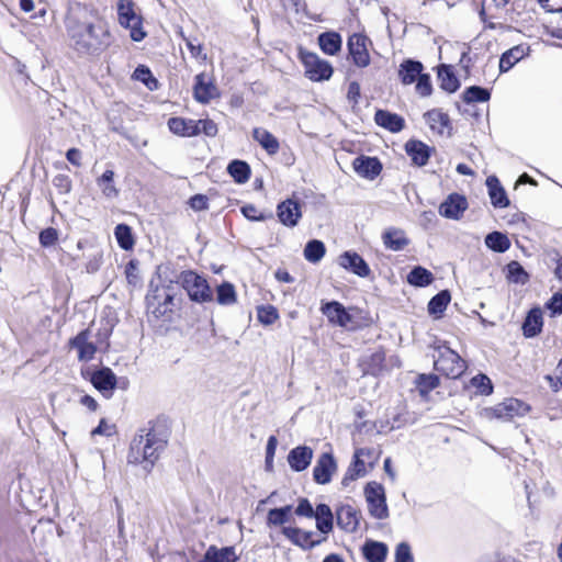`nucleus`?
<instances>
[{"mask_svg":"<svg viewBox=\"0 0 562 562\" xmlns=\"http://www.w3.org/2000/svg\"><path fill=\"white\" fill-rule=\"evenodd\" d=\"M321 48L329 55H334L341 47V37H318Z\"/></svg>","mask_w":562,"mask_h":562,"instance_id":"nucleus-52","label":"nucleus"},{"mask_svg":"<svg viewBox=\"0 0 562 562\" xmlns=\"http://www.w3.org/2000/svg\"><path fill=\"white\" fill-rule=\"evenodd\" d=\"M480 19L484 23V30H491L499 33L508 32V26L496 19H486L485 11H480Z\"/></svg>","mask_w":562,"mask_h":562,"instance_id":"nucleus-53","label":"nucleus"},{"mask_svg":"<svg viewBox=\"0 0 562 562\" xmlns=\"http://www.w3.org/2000/svg\"><path fill=\"white\" fill-rule=\"evenodd\" d=\"M325 245L317 239L308 241L304 248V257L307 261L316 263L325 256Z\"/></svg>","mask_w":562,"mask_h":562,"instance_id":"nucleus-40","label":"nucleus"},{"mask_svg":"<svg viewBox=\"0 0 562 562\" xmlns=\"http://www.w3.org/2000/svg\"><path fill=\"white\" fill-rule=\"evenodd\" d=\"M299 58L304 67V75L312 81L329 80L333 76L331 65L316 54L300 48Z\"/></svg>","mask_w":562,"mask_h":562,"instance_id":"nucleus-3","label":"nucleus"},{"mask_svg":"<svg viewBox=\"0 0 562 562\" xmlns=\"http://www.w3.org/2000/svg\"><path fill=\"white\" fill-rule=\"evenodd\" d=\"M216 301L221 305H232L236 302V292L233 284L224 282L217 286Z\"/></svg>","mask_w":562,"mask_h":562,"instance_id":"nucleus-46","label":"nucleus"},{"mask_svg":"<svg viewBox=\"0 0 562 562\" xmlns=\"http://www.w3.org/2000/svg\"><path fill=\"white\" fill-rule=\"evenodd\" d=\"M58 239V233L55 228L48 227L40 233V243L44 247L53 246Z\"/></svg>","mask_w":562,"mask_h":562,"instance_id":"nucleus-58","label":"nucleus"},{"mask_svg":"<svg viewBox=\"0 0 562 562\" xmlns=\"http://www.w3.org/2000/svg\"><path fill=\"white\" fill-rule=\"evenodd\" d=\"M290 512L291 506L270 509L268 513V524L273 526L283 525L288 520Z\"/></svg>","mask_w":562,"mask_h":562,"instance_id":"nucleus-48","label":"nucleus"},{"mask_svg":"<svg viewBox=\"0 0 562 562\" xmlns=\"http://www.w3.org/2000/svg\"><path fill=\"white\" fill-rule=\"evenodd\" d=\"M228 173L238 183H245L250 176V168L248 164L241 160H234L227 167Z\"/></svg>","mask_w":562,"mask_h":562,"instance_id":"nucleus-39","label":"nucleus"},{"mask_svg":"<svg viewBox=\"0 0 562 562\" xmlns=\"http://www.w3.org/2000/svg\"><path fill=\"white\" fill-rule=\"evenodd\" d=\"M348 47L353 63L359 67H366L370 63V56L367 48L369 37H348Z\"/></svg>","mask_w":562,"mask_h":562,"instance_id":"nucleus-19","label":"nucleus"},{"mask_svg":"<svg viewBox=\"0 0 562 562\" xmlns=\"http://www.w3.org/2000/svg\"><path fill=\"white\" fill-rule=\"evenodd\" d=\"M361 513L350 504H341L336 508V520L346 532H355L360 522Z\"/></svg>","mask_w":562,"mask_h":562,"instance_id":"nucleus-10","label":"nucleus"},{"mask_svg":"<svg viewBox=\"0 0 562 562\" xmlns=\"http://www.w3.org/2000/svg\"><path fill=\"white\" fill-rule=\"evenodd\" d=\"M315 519H316V528L327 535L329 533L331 530H333V520H334V515H333V512L330 509V507L326 504H319L315 512H314V516Z\"/></svg>","mask_w":562,"mask_h":562,"instance_id":"nucleus-30","label":"nucleus"},{"mask_svg":"<svg viewBox=\"0 0 562 562\" xmlns=\"http://www.w3.org/2000/svg\"><path fill=\"white\" fill-rule=\"evenodd\" d=\"M528 48L517 45L505 52L499 59L501 72L508 71L516 63H518L526 54Z\"/></svg>","mask_w":562,"mask_h":562,"instance_id":"nucleus-33","label":"nucleus"},{"mask_svg":"<svg viewBox=\"0 0 562 562\" xmlns=\"http://www.w3.org/2000/svg\"><path fill=\"white\" fill-rule=\"evenodd\" d=\"M374 121L379 126L392 133L401 132L405 126V121L402 116L385 110H378L374 115Z\"/></svg>","mask_w":562,"mask_h":562,"instance_id":"nucleus-23","label":"nucleus"},{"mask_svg":"<svg viewBox=\"0 0 562 562\" xmlns=\"http://www.w3.org/2000/svg\"><path fill=\"white\" fill-rule=\"evenodd\" d=\"M542 324L541 311L538 308L531 310L522 324L524 335L526 337L537 336L541 331Z\"/></svg>","mask_w":562,"mask_h":562,"instance_id":"nucleus-34","label":"nucleus"},{"mask_svg":"<svg viewBox=\"0 0 562 562\" xmlns=\"http://www.w3.org/2000/svg\"><path fill=\"white\" fill-rule=\"evenodd\" d=\"M283 535L291 540L295 546L301 547L304 550L312 549L318 546L324 539L315 540L313 538V531H305L300 528L284 527L282 530Z\"/></svg>","mask_w":562,"mask_h":562,"instance_id":"nucleus-18","label":"nucleus"},{"mask_svg":"<svg viewBox=\"0 0 562 562\" xmlns=\"http://www.w3.org/2000/svg\"><path fill=\"white\" fill-rule=\"evenodd\" d=\"M387 547L383 542L367 541L363 546V555L369 562H384Z\"/></svg>","mask_w":562,"mask_h":562,"instance_id":"nucleus-35","label":"nucleus"},{"mask_svg":"<svg viewBox=\"0 0 562 562\" xmlns=\"http://www.w3.org/2000/svg\"><path fill=\"white\" fill-rule=\"evenodd\" d=\"M114 234H115L117 244L120 245L121 248L128 250L133 247L134 239H133L132 231H131L130 226H127L125 224H119L115 227Z\"/></svg>","mask_w":562,"mask_h":562,"instance_id":"nucleus-47","label":"nucleus"},{"mask_svg":"<svg viewBox=\"0 0 562 562\" xmlns=\"http://www.w3.org/2000/svg\"><path fill=\"white\" fill-rule=\"evenodd\" d=\"M339 265L355 274L367 278L371 273L370 267L357 252L346 251L339 257Z\"/></svg>","mask_w":562,"mask_h":562,"instance_id":"nucleus-17","label":"nucleus"},{"mask_svg":"<svg viewBox=\"0 0 562 562\" xmlns=\"http://www.w3.org/2000/svg\"><path fill=\"white\" fill-rule=\"evenodd\" d=\"M528 412L529 406L526 403L517 398H507L493 407L484 408L483 416L490 420L498 419L503 422H509L515 417L526 415Z\"/></svg>","mask_w":562,"mask_h":562,"instance_id":"nucleus-4","label":"nucleus"},{"mask_svg":"<svg viewBox=\"0 0 562 562\" xmlns=\"http://www.w3.org/2000/svg\"><path fill=\"white\" fill-rule=\"evenodd\" d=\"M114 432H115V427H114V425H111V424L106 423L104 419H102V420L100 422V424L98 425V427H95V428L91 431V436L101 435V436L110 437V436H112Z\"/></svg>","mask_w":562,"mask_h":562,"instance_id":"nucleus-61","label":"nucleus"},{"mask_svg":"<svg viewBox=\"0 0 562 562\" xmlns=\"http://www.w3.org/2000/svg\"><path fill=\"white\" fill-rule=\"evenodd\" d=\"M97 186L100 188L103 196L113 200L119 196V189L114 186V171L106 170L97 179Z\"/></svg>","mask_w":562,"mask_h":562,"instance_id":"nucleus-36","label":"nucleus"},{"mask_svg":"<svg viewBox=\"0 0 562 562\" xmlns=\"http://www.w3.org/2000/svg\"><path fill=\"white\" fill-rule=\"evenodd\" d=\"M395 562H414L411 547L406 542L397 544L395 550Z\"/></svg>","mask_w":562,"mask_h":562,"instance_id":"nucleus-56","label":"nucleus"},{"mask_svg":"<svg viewBox=\"0 0 562 562\" xmlns=\"http://www.w3.org/2000/svg\"><path fill=\"white\" fill-rule=\"evenodd\" d=\"M337 471V463L331 453L326 452L319 456L313 469L314 481L318 484L330 482L333 474Z\"/></svg>","mask_w":562,"mask_h":562,"instance_id":"nucleus-12","label":"nucleus"},{"mask_svg":"<svg viewBox=\"0 0 562 562\" xmlns=\"http://www.w3.org/2000/svg\"><path fill=\"white\" fill-rule=\"evenodd\" d=\"M279 318L276 307L268 305L258 308V319L263 325H271Z\"/></svg>","mask_w":562,"mask_h":562,"instance_id":"nucleus-51","label":"nucleus"},{"mask_svg":"<svg viewBox=\"0 0 562 562\" xmlns=\"http://www.w3.org/2000/svg\"><path fill=\"white\" fill-rule=\"evenodd\" d=\"M364 454H372V449L360 448L355 451L353 461L347 469L341 484L347 486L349 482H352L359 477H363L368 472V464L364 460Z\"/></svg>","mask_w":562,"mask_h":562,"instance_id":"nucleus-9","label":"nucleus"},{"mask_svg":"<svg viewBox=\"0 0 562 562\" xmlns=\"http://www.w3.org/2000/svg\"><path fill=\"white\" fill-rule=\"evenodd\" d=\"M277 215L283 225L288 227L296 226L302 217L300 202L294 199H286L278 205Z\"/></svg>","mask_w":562,"mask_h":562,"instance_id":"nucleus-13","label":"nucleus"},{"mask_svg":"<svg viewBox=\"0 0 562 562\" xmlns=\"http://www.w3.org/2000/svg\"><path fill=\"white\" fill-rule=\"evenodd\" d=\"M314 512L315 510L313 509L311 503L306 498L301 499L295 509L296 515L304 517H313Z\"/></svg>","mask_w":562,"mask_h":562,"instance_id":"nucleus-63","label":"nucleus"},{"mask_svg":"<svg viewBox=\"0 0 562 562\" xmlns=\"http://www.w3.org/2000/svg\"><path fill=\"white\" fill-rule=\"evenodd\" d=\"M204 559L206 562H238L239 557L234 547L218 549L215 546H211L206 550Z\"/></svg>","mask_w":562,"mask_h":562,"instance_id":"nucleus-28","label":"nucleus"},{"mask_svg":"<svg viewBox=\"0 0 562 562\" xmlns=\"http://www.w3.org/2000/svg\"><path fill=\"white\" fill-rule=\"evenodd\" d=\"M90 381L108 398L112 396L116 386V376L110 368H102L93 372Z\"/></svg>","mask_w":562,"mask_h":562,"instance_id":"nucleus-16","label":"nucleus"},{"mask_svg":"<svg viewBox=\"0 0 562 562\" xmlns=\"http://www.w3.org/2000/svg\"><path fill=\"white\" fill-rule=\"evenodd\" d=\"M241 213L245 217L250 221H265L267 216L257 210V207L252 204H247L241 207Z\"/></svg>","mask_w":562,"mask_h":562,"instance_id":"nucleus-60","label":"nucleus"},{"mask_svg":"<svg viewBox=\"0 0 562 562\" xmlns=\"http://www.w3.org/2000/svg\"><path fill=\"white\" fill-rule=\"evenodd\" d=\"M168 127L171 133L181 137H192L199 135L195 120L184 117H171L168 120Z\"/></svg>","mask_w":562,"mask_h":562,"instance_id":"nucleus-22","label":"nucleus"},{"mask_svg":"<svg viewBox=\"0 0 562 562\" xmlns=\"http://www.w3.org/2000/svg\"><path fill=\"white\" fill-rule=\"evenodd\" d=\"M424 116L430 130L437 134L442 135L449 126V116L440 110L428 111Z\"/></svg>","mask_w":562,"mask_h":562,"instance_id":"nucleus-31","label":"nucleus"},{"mask_svg":"<svg viewBox=\"0 0 562 562\" xmlns=\"http://www.w3.org/2000/svg\"><path fill=\"white\" fill-rule=\"evenodd\" d=\"M472 386L482 395H490L493 392L491 379L485 374H477L471 380Z\"/></svg>","mask_w":562,"mask_h":562,"instance_id":"nucleus-49","label":"nucleus"},{"mask_svg":"<svg viewBox=\"0 0 562 562\" xmlns=\"http://www.w3.org/2000/svg\"><path fill=\"white\" fill-rule=\"evenodd\" d=\"M485 245L497 252H505L510 247L508 237L499 232H493L485 237Z\"/></svg>","mask_w":562,"mask_h":562,"instance_id":"nucleus-38","label":"nucleus"},{"mask_svg":"<svg viewBox=\"0 0 562 562\" xmlns=\"http://www.w3.org/2000/svg\"><path fill=\"white\" fill-rule=\"evenodd\" d=\"M439 356L435 360V370L445 374L448 378L457 379L465 370L464 360L449 347H439Z\"/></svg>","mask_w":562,"mask_h":562,"instance_id":"nucleus-6","label":"nucleus"},{"mask_svg":"<svg viewBox=\"0 0 562 562\" xmlns=\"http://www.w3.org/2000/svg\"><path fill=\"white\" fill-rule=\"evenodd\" d=\"M416 91L422 97H428L431 94L432 87L428 75H422L417 79Z\"/></svg>","mask_w":562,"mask_h":562,"instance_id":"nucleus-59","label":"nucleus"},{"mask_svg":"<svg viewBox=\"0 0 562 562\" xmlns=\"http://www.w3.org/2000/svg\"><path fill=\"white\" fill-rule=\"evenodd\" d=\"M189 204L194 211H203L207 209V198L203 194H195L189 200Z\"/></svg>","mask_w":562,"mask_h":562,"instance_id":"nucleus-62","label":"nucleus"},{"mask_svg":"<svg viewBox=\"0 0 562 562\" xmlns=\"http://www.w3.org/2000/svg\"><path fill=\"white\" fill-rule=\"evenodd\" d=\"M322 312L328 321L340 327H349L353 324L352 316L339 302L333 301L322 306Z\"/></svg>","mask_w":562,"mask_h":562,"instance_id":"nucleus-14","label":"nucleus"},{"mask_svg":"<svg viewBox=\"0 0 562 562\" xmlns=\"http://www.w3.org/2000/svg\"><path fill=\"white\" fill-rule=\"evenodd\" d=\"M432 273L423 267H415L407 276V281L415 286H426L432 282Z\"/></svg>","mask_w":562,"mask_h":562,"instance_id":"nucleus-41","label":"nucleus"},{"mask_svg":"<svg viewBox=\"0 0 562 562\" xmlns=\"http://www.w3.org/2000/svg\"><path fill=\"white\" fill-rule=\"evenodd\" d=\"M462 98L467 103L486 102L490 100L491 93L485 88L472 86L464 90Z\"/></svg>","mask_w":562,"mask_h":562,"instance_id":"nucleus-45","label":"nucleus"},{"mask_svg":"<svg viewBox=\"0 0 562 562\" xmlns=\"http://www.w3.org/2000/svg\"><path fill=\"white\" fill-rule=\"evenodd\" d=\"M407 155L416 166H425L430 157L431 148L420 140H408L405 145Z\"/></svg>","mask_w":562,"mask_h":562,"instance_id":"nucleus-24","label":"nucleus"},{"mask_svg":"<svg viewBox=\"0 0 562 562\" xmlns=\"http://www.w3.org/2000/svg\"><path fill=\"white\" fill-rule=\"evenodd\" d=\"M382 238L384 246L393 251L402 250L409 244L405 232L400 228H389L384 232Z\"/></svg>","mask_w":562,"mask_h":562,"instance_id":"nucleus-27","label":"nucleus"},{"mask_svg":"<svg viewBox=\"0 0 562 562\" xmlns=\"http://www.w3.org/2000/svg\"><path fill=\"white\" fill-rule=\"evenodd\" d=\"M194 98L198 102L206 104L211 100L218 97V90L211 77L204 72L195 76V83L193 87Z\"/></svg>","mask_w":562,"mask_h":562,"instance_id":"nucleus-11","label":"nucleus"},{"mask_svg":"<svg viewBox=\"0 0 562 562\" xmlns=\"http://www.w3.org/2000/svg\"><path fill=\"white\" fill-rule=\"evenodd\" d=\"M147 310L156 317L165 316L175 306V295L170 286H154L150 283V291L146 295Z\"/></svg>","mask_w":562,"mask_h":562,"instance_id":"nucleus-5","label":"nucleus"},{"mask_svg":"<svg viewBox=\"0 0 562 562\" xmlns=\"http://www.w3.org/2000/svg\"><path fill=\"white\" fill-rule=\"evenodd\" d=\"M167 440L156 431L139 434L131 442L127 456L128 463L140 464L146 471H150L161 452Z\"/></svg>","mask_w":562,"mask_h":562,"instance_id":"nucleus-1","label":"nucleus"},{"mask_svg":"<svg viewBox=\"0 0 562 562\" xmlns=\"http://www.w3.org/2000/svg\"><path fill=\"white\" fill-rule=\"evenodd\" d=\"M438 78L440 80V87L447 92H454L460 86L458 78L448 66L442 65L439 68Z\"/></svg>","mask_w":562,"mask_h":562,"instance_id":"nucleus-37","label":"nucleus"},{"mask_svg":"<svg viewBox=\"0 0 562 562\" xmlns=\"http://www.w3.org/2000/svg\"><path fill=\"white\" fill-rule=\"evenodd\" d=\"M355 171L363 178L374 179L382 169L380 161L374 157L361 156L353 160Z\"/></svg>","mask_w":562,"mask_h":562,"instance_id":"nucleus-20","label":"nucleus"},{"mask_svg":"<svg viewBox=\"0 0 562 562\" xmlns=\"http://www.w3.org/2000/svg\"><path fill=\"white\" fill-rule=\"evenodd\" d=\"M133 77L136 80L144 82L150 90L157 87V80L153 78L150 70L144 66L137 67L134 71Z\"/></svg>","mask_w":562,"mask_h":562,"instance_id":"nucleus-50","label":"nucleus"},{"mask_svg":"<svg viewBox=\"0 0 562 562\" xmlns=\"http://www.w3.org/2000/svg\"><path fill=\"white\" fill-rule=\"evenodd\" d=\"M88 330H82L70 341L71 347L78 350V358L81 361L91 360L97 351L95 346L88 341Z\"/></svg>","mask_w":562,"mask_h":562,"instance_id":"nucleus-25","label":"nucleus"},{"mask_svg":"<svg viewBox=\"0 0 562 562\" xmlns=\"http://www.w3.org/2000/svg\"><path fill=\"white\" fill-rule=\"evenodd\" d=\"M547 12H562V0H537Z\"/></svg>","mask_w":562,"mask_h":562,"instance_id":"nucleus-64","label":"nucleus"},{"mask_svg":"<svg viewBox=\"0 0 562 562\" xmlns=\"http://www.w3.org/2000/svg\"><path fill=\"white\" fill-rule=\"evenodd\" d=\"M451 300L448 291H441L436 294L428 303V312L430 315H440L449 304Z\"/></svg>","mask_w":562,"mask_h":562,"instance_id":"nucleus-43","label":"nucleus"},{"mask_svg":"<svg viewBox=\"0 0 562 562\" xmlns=\"http://www.w3.org/2000/svg\"><path fill=\"white\" fill-rule=\"evenodd\" d=\"M179 282L191 301L206 303L213 300V292L205 278L192 270L181 272Z\"/></svg>","mask_w":562,"mask_h":562,"instance_id":"nucleus-2","label":"nucleus"},{"mask_svg":"<svg viewBox=\"0 0 562 562\" xmlns=\"http://www.w3.org/2000/svg\"><path fill=\"white\" fill-rule=\"evenodd\" d=\"M507 279L509 282L526 284L529 281V274L518 261H510L506 266Z\"/></svg>","mask_w":562,"mask_h":562,"instance_id":"nucleus-42","label":"nucleus"},{"mask_svg":"<svg viewBox=\"0 0 562 562\" xmlns=\"http://www.w3.org/2000/svg\"><path fill=\"white\" fill-rule=\"evenodd\" d=\"M132 0H120L117 3L119 22L122 26L131 31L130 35H146L140 31L142 18L136 13Z\"/></svg>","mask_w":562,"mask_h":562,"instance_id":"nucleus-8","label":"nucleus"},{"mask_svg":"<svg viewBox=\"0 0 562 562\" xmlns=\"http://www.w3.org/2000/svg\"><path fill=\"white\" fill-rule=\"evenodd\" d=\"M313 459V450L310 447L301 446L292 449L288 456V462L294 471L305 470Z\"/></svg>","mask_w":562,"mask_h":562,"instance_id":"nucleus-21","label":"nucleus"},{"mask_svg":"<svg viewBox=\"0 0 562 562\" xmlns=\"http://www.w3.org/2000/svg\"><path fill=\"white\" fill-rule=\"evenodd\" d=\"M423 65L419 61L406 60L398 70V76L404 85H411L422 76Z\"/></svg>","mask_w":562,"mask_h":562,"instance_id":"nucleus-32","label":"nucleus"},{"mask_svg":"<svg viewBox=\"0 0 562 562\" xmlns=\"http://www.w3.org/2000/svg\"><path fill=\"white\" fill-rule=\"evenodd\" d=\"M417 383H418L420 393H427V392L436 389L439 385V379H438V376H436L434 374H429V375L423 374L418 378Z\"/></svg>","mask_w":562,"mask_h":562,"instance_id":"nucleus-54","label":"nucleus"},{"mask_svg":"<svg viewBox=\"0 0 562 562\" xmlns=\"http://www.w3.org/2000/svg\"><path fill=\"white\" fill-rule=\"evenodd\" d=\"M468 209V202L467 199L463 195L460 194H450L439 206V213L440 215L452 218V220H459L463 212Z\"/></svg>","mask_w":562,"mask_h":562,"instance_id":"nucleus-15","label":"nucleus"},{"mask_svg":"<svg viewBox=\"0 0 562 562\" xmlns=\"http://www.w3.org/2000/svg\"><path fill=\"white\" fill-rule=\"evenodd\" d=\"M195 125L199 130V134L203 133L209 137H214L217 134V125L212 120H198L195 121Z\"/></svg>","mask_w":562,"mask_h":562,"instance_id":"nucleus-55","label":"nucleus"},{"mask_svg":"<svg viewBox=\"0 0 562 562\" xmlns=\"http://www.w3.org/2000/svg\"><path fill=\"white\" fill-rule=\"evenodd\" d=\"M252 137L269 154L274 155L279 151V140L267 130L256 127L252 131Z\"/></svg>","mask_w":562,"mask_h":562,"instance_id":"nucleus-29","label":"nucleus"},{"mask_svg":"<svg viewBox=\"0 0 562 562\" xmlns=\"http://www.w3.org/2000/svg\"><path fill=\"white\" fill-rule=\"evenodd\" d=\"M198 40L199 37L187 38V47L189 48L193 57L205 60L206 54L204 53V48L202 47Z\"/></svg>","mask_w":562,"mask_h":562,"instance_id":"nucleus-57","label":"nucleus"},{"mask_svg":"<svg viewBox=\"0 0 562 562\" xmlns=\"http://www.w3.org/2000/svg\"><path fill=\"white\" fill-rule=\"evenodd\" d=\"M102 46L100 37H78L75 43L76 49L81 54H95Z\"/></svg>","mask_w":562,"mask_h":562,"instance_id":"nucleus-44","label":"nucleus"},{"mask_svg":"<svg viewBox=\"0 0 562 562\" xmlns=\"http://www.w3.org/2000/svg\"><path fill=\"white\" fill-rule=\"evenodd\" d=\"M486 186L491 202L495 207H506L509 204V200L506 195L504 188L501 186L498 179L495 176H491L486 179Z\"/></svg>","mask_w":562,"mask_h":562,"instance_id":"nucleus-26","label":"nucleus"},{"mask_svg":"<svg viewBox=\"0 0 562 562\" xmlns=\"http://www.w3.org/2000/svg\"><path fill=\"white\" fill-rule=\"evenodd\" d=\"M364 496L371 516L376 519H385L389 516L385 491L382 484L369 482L364 487Z\"/></svg>","mask_w":562,"mask_h":562,"instance_id":"nucleus-7","label":"nucleus"}]
</instances>
